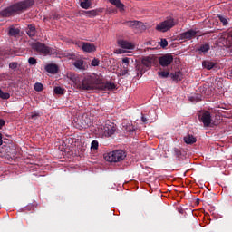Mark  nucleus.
I'll return each instance as SVG.
<instances>
[{
	"mask_svg": "<svg viewBox=\"0 0 232 232\" xmlns=\"http://www.w3.org/2000/svg\"><path fill=\"white\" fill-rule=\"evenodd\" d=\"M80 90H115V83L102 82V76L99 74H91L86 76L82 82L78 83Z\"/></svg>",
	"mask_w": 232,
	"mask_h": 232,
	"instance_id": "1",
	"label": "nucleus"
},
{
	"mask_svg": "<svg viewBox=\"0 0 232 232\" xmlns=\"http://www.w3.org/2000/svg\"><path fill=\"white\" fill-rule=\"evenodd\" d=\"M101 61L97 58H94L92 63H91V66H99Z\"/></svg>",
	"mask_w": 232,
	"mask_h": 232,
	"instance_id": "36",
	"label": "nucleus"
},
{
	"mask_svg": "<svg viewBox=\"0 0 232 232\" xmlns=\"http://www.w3.org/2000/svg\"><path fill=\"white\" fill-rule=\"evenodd\" d=\"M45 70L48 72V73L55 75V73L59 72V66H57V64L51 63L45 66Z\"/></svg>",
	"mask_w": 232,
	"mask_h": 232,
	"instance_id": "13",
	"label": "nucleus"
},
{
	"mask_svg": "<svg viewBox=\"0 0 232 232\" xmlns=\"http://www.w3.org/2000/svg\"><path fill=\"white\" fill-rule=\"evenodd\" d=\"M109 3L114 5L119 10H124V4H122L121 0H109Z\"/></svg>",
	"mask_w": 232,
	"mask_h": 232,
	"instance_id": "20",
	"label": "nucleus"
},
{
	"mask_svg": "<svg viewBox=\"0 0 232 232\" xmlns=\"http://www.w3.org/2000/svg\"><path fill=\"white\" fill-rule=\"evenodd\" d=\"M210 46H209V44H201L199 46V48H198V52H201L202 53H206L208 52H209L210 50Z\"/></svg>",
	"mask_w": 232,
	"mask_h": 232,
	"instance_id": "22",
	"label": "nucleus"
},
{
	"mask_svg": "<svg viewBox=\"0 0 232 232\" xmlns=\"http://www.w3.org/2000/svg\"><path fill=\"white\" fill-rule=\"evenodd\" d=\"M80 5L82 8L88 10V8H90V6H92V3L90 1H83V2H81Z\"/></svg>",
	"mask_w": 232,
	"mask_h": 232,
	"instance_id": "28",
	"label": "nucleus"
},
{
	"mask_svg": "<svg viewBox=\"0 0 232 232\" xmlns=\"http://www.w3.org/2000/svg\"><path fill=\"white\" fill-rule=\"evenodd\" d=\"M73 66L78 70H86V66H84V60L78 59L72 63Z\"/></svg>",
	"mask_w": 232,
	"mask_h": 232,
	"instance_id": "17",
	"label": "nucleus"
},
{
	"mask_svg": "<svg viewBox=\"0 0 232 232\" xmlns=\"http://www.w3.org/2000/svg\"><path fill=\"white\" fill-rule=\"evenodd\" d=\"M175 24H177L175 20L173 18H169V19L160 23L156 26V30H158V32H168V30H171V28H173V26H175Z\"/></svg>",
	"mask_w": 232,
	"mask_h": 232,
	"instance_id": "6",
	"label": "nucleus"
},
{
	"mask_svg": "<svg viewBox=\"0 0 232 232\" xmlns=\"http://www.w3.org/2000/svg\"><path fill=\"white\" fill-rule=\"evenodd\" d=\"M0 146H3V134L0 132Z\"/></svg>",
	"mask_w": 232,
	"mask_h": 232,
	"instance_id": "45",
	"label": "nucleus"
},
{
	"mask_svg": "<svg viewBox=\"0 0 232 232\" xmlns=\"http://www.w3.org/2000/svg\"><path fill=\"white\" fill-rule=\"evenodd\" d=\"M198 120H199L200 122H203V126L205 128L211 127V124L213 122V120L211 119V112H209L208 111H202L198 115Z\"/></svg>",
	"mask_w": 232,
	"mask_h": 232,
	"instance_id": "7",
	"label": "nucleus"
},
{
	"mask_svg": "<svg viewBox=\"0 0 232 232\" xmlns=\"http://www.w3.org/2000/svg\"><path fill=\"white\" fill-rule=\"evenodd\" d=\"M83 1H90V0H83Z\"/></svg>",
	"mask_w": 232,
	"mask_h": 232,
	"instance_id": "47",
	"label": "nucleus"
},
{
	"mask_svg": "<svg viewBox=\"0 0 232 232\" xmlns=\"http://www.w3.org/2000/svg\"><path fill=\"white\" fill-rule=\"evenodd\" d=\"M17 62H12L9 63V68H11V70H15V68H17Z\"/></svg>",
	"mask_w": 232,
	"mask_h": 232,
	"instance_id": "40",
	"label": "nucleus"
},
{
	"mask_svg": "<svg viewBox=\"0 0 232 232\" xmlns=\"http://www.w3.org/2000/svg\"><path fill=\"white\" fill-rule=\"evenodd\" d=\"M118 44H119V46H121V48H123L125 50H134L135 49V45H133V44H131L126 40H119Z\"/></svg>",
	"mask_w": 232,
	"mask_h": 232,
	"instance_id": "11",
	"label": "nucleus"
},
{
	"mask_svg": "<svg viewBox=\"0 0 232 232\" xmlns=\"http://www.w3.org/2000/svg\"><path fill=\"white\" fill-rule=\"evenodd\" d=\"M19 34H21V30L19 28H15L14 26L9 27L8 35H10V37H18Z\"/></svg>",
	"mask_w": 232,
	"mask_h": 232,
	"instance_id": "16",
	"label": "nucleus"
},
{
	"mask_svg": "<svg viewBox=\"0 0 232 232\" xmlns=\"http://www.w3.org/2000/svg\"><path fill=\"white\" fill-rule=\"evenodd\" d=\"M30 46L34 52H37V53L42 55H48L50 53V47L41 42H33L30 44Z\"/></svg>",
	"mask_w": 232,
	"mask_h": 232,
	"instance_id": "5",
	"label": "nucleus"
},
{
	"mask_svg": "<svg viewBox=\"0 0 232 232\" xmlns=\"http://www.w3.org/2000/svg\"><path fill=\"white\" fill-rule=\"evenodd\" d=\"M128 72H129L128 67L123 66V69L120 71V75H122V76L128 75Z\"/></svg>",
	"mask_w": 232,
	"mask_h": 232,
	"instance_id": "35",
	"label": "nucleus"
},
{
	"mask_svg": "<svg viewBox=\"0 0 232 232\" xmlns=\"http://www.w3.org/2000/svg\"><path fill=\"white\" fill-rule=\"evenodd\" d=\"M99 137H111L117 131V125L115 123L107 121L105 125H101L96 130Z\"/></svg>",
	"mask_w": 232,
	"mask_h": 232,
	"instance_id": "3",
	"label": "nucleus"
},
{
	"mask_svg": "<svg viewBox=\"0 0 232 232\" xmlns=\"http://www.w3.org/2000/svg\"><path fill=\"white\" fill-rule=\"evenodd\" d=\"M84 43L85 42H76L75 44H76V46H78V48H82V50L83 46H84Z\"/></svg>",
	"mask_w": 232,
	"mask_h": 232,
	"instance_id": "41",
	"label": "nucleus"
},
{
	"mask_svg": "<svg viewBox=\"0 0 232 232\" xmlns=\"http://www.w3.org/2000/svg\"><path fill=\"white\" fill-rule=\"evenodd\" d=\"M160 66H163V68H166V66H169L171 63H173V55L167 53L163 56L160 57L159 59Z\"/></svg>",
	"mask_w": 232,
	"mask_h": 232,
	"instance_id": "8",
	"label": "nucleus"
},
{
	"mask_svg": "<svg viewBox=\"0 0 232 232\" xmlns=\"http://www.w3.org/2000/svg\"><path fill=\"white\" fill-rule=\"evenodd\" d=\"M87 14H89V17H96L97 16V11H95V10L87 11Z\"/></svg>",
	"mask_w": 232,
	"mask_h": 232,
	"instance_id": "37",
	"label": "nucleus"
},
{
	"mask_svg": "<svg viewBox=\"0 0 232 232\" xmlns=\"http://www.w3.org/2000/svg\"><path fill=\"white\" fill-rule=\"evenodd\" d=\"M189 101L191 102H198L202 101V95L201 94H194L189 97Z\"/></svg>",
	"mask_w": 232,
	"mask_h": 232,
	"instance_id": "25",
	"label": "nucleus"
},
{
	"mask_svg": "<svg viewBox=\"0 0 232 232\" xmlns=\"http://www.w3.org/2000/svg\"><path fill=\"white\" fill-rule=\"evenodd\" d=\"M127 26L130 28H140V30H146V25L140 21H128L126 22Z\"/></svg>",
	"mask_w": 232,
	"mask_h": 232,
	"instance_id": "10",
	"label": "nucleus"
},
{
	"mask_svg": "<svg viewBox=\"0 0 232 232\" xmlns=\"http://www.w3.org/2000/svg\"><path fill=\"white\" fill-rule=\"evenodd\" d=\"M148 69L142 63H138L136 65L137 77H142Z\"/></svg>",
	"mask_w": 232,
	"mask_h": 232,
	"instance_id": "15",
	"label": "nucleus"
},
{
	"mask_svg": "<svg viewBox=\"0 0 232 232\" xmlns=\"http://www.w3.org/2000/svg\"><path fill=\"white\" fill-rule=\"evenodd\" d=\"M141 121L142 122H148V119L144 115L141 116Z\"/></svg>",
	"mask_w": 232,
	"mask_h": 232,
	"instance_id": "44",
	"label": "nucleus"
},
{
	"mask_svg": "<svg viewBox=\"0 0 232 232\" xmlns=\"http://www.w3.org/2000/svg\"><path fill=\"white\" fill-rule=\"evenodd\" d=\"M54 93H56V95H63L64 94V89H63L62 87H55L54 88Z\"/></svg>",
	"mask_w": 232,
	"mask_h": 232,
	"instance_id": "32",
	"label": "nucleus"
},
{
	"mask_svg": "<svg viewBox=\"0 0 232 232\" xmlns=\"http://www.w3.org/2000/svg\"><path fill=\"white\" fill-rule=\"evenodd\" d=\"M159 77H161V79H168L169 77V72L168 71H162L158 72Z\"/></svg>",
	"mask_w": 232,
	"mask_h": 232,
	"instance_id": "27",
	"label": "nucleus"
},
{
	"mask_svg": "<svg viewBox=\"0 0 232 232\" xmlns=\"http://www.w3.org/2000/svg\"><path fill=\"white\" fill-rule=\"evenodd\" d=\"M173 81H182L184 79V75L181 72H176L174 74H172Z\"/></svg>",
	"mask_w": 232,
	"mask_h": 232,
	"instance_id": "24",
	"label": "nucleus"
},
{
	"mask_svg": "<svg viewBox=\"0 0 232 232\" xmlns=\"http://www.w3.org/2000/svg\"><path fill=\"white\" fill-rule=\"evenodd\" d=\"M34 89L35 90V92H43V90H44V86L42 83H35Z\"/></svg>",
	"mask_w": 232,
	"mask_h": 232,
	"instance_id": "30",
	"label": "nucleus"
},
{
	"mask_svg": "<svg viewBox=\"0 0 232 232\" xmlns=\"http://www.w3.org/2000/svg\"><path fill=\"white\" fill-rule=\"evenodd\" d=\"M218 19L220 21V23H222L223 26H227V18H226L224 15H219Z\"/></svg>",
	"mask_w": 232,
	"mask_h": 232,
	"instance_id": "31",
	"label": "nucleus"
},
{
	"mask_svg": "<svg viewBox=\"0 0 232 232\" xmlns=\"http://www.w3.org/2000/svg\"><path fill=\"white\" fill-rule=\"evenodd\" d=\"M160 44L161 48H166V46H168V40L161 39Z\"/></svg>",
	"mask_w": 232,
	"mask_h": 232,
	"instance_id": "39",
	"label": "nucleus"
},
{
	"mask_svg": "<svg viewBox=\"0 0 232 232\" xmlns=\"http://www.w3.org/2000/svg\"><path fill=\"white\" fill-rule=\"evenodd\" d=\"M25 32L29 37H35L37 34V29L35 28L34 24H29L25 28Z\"/></svg>",
	"mask_w": 232,
	"mask_h": 232,
	"instance_id": "12",
	"label": "nucleus"
},
{
	"mask_svg": "<svg viewBox=\"0 0 232 232\" xmlns=\"http://www.w3.org/2000/svg\"><path fill=\"white\" fill-rule=\"evenodd\" d=\"M5 124H6V121H5L3 119H0V130L3 128V126H5Z\"/></svg>",
	"mask_w": 232,
	"mask_h": 232,
	"instance_id": "43",
	"label": "nucleus"
},
{
	"mask_svg": "<svg viewBox=\"0 0 232 232\" xmlns=\"http://www.w3.org/2000/svg\"><path fill=\"white\" fill-rule=\"evenodd\" d=\"M202 66H203V68H206L207 70H213V68H215V63L209 62V61H203Z\"/></svg>",
	"mask_w": 232,
	"mask_h": 232,
	"instance_id": "21",
	"label": "nucleus"
},
{
	"mask_svg": "<svg viewBox=\"0 0 232 232\" xmlns=\"http://www.w3.org/2000/svg\"><path fill=\"white\" fill-rule=\"evenodd\" d=\"M34 5H35V1L34 0H23L2 10L0 15L2 17H12V15H15V14L26 12V10L32 8Z\"/></svg>",
	"mask_w": 232,
	"mask_h": 232,
	"instance_id": "2",
	"label": "nucleus"
},
{
	"mask_svg": "<svg viewBox=\"0 0 232 232\" xmlns=\"http://www.w3.org/2000/svg\"><path fill=\"white\" fill-rule=\"evenodd\" d=\"M92 150H99V141L93 140L91 143Z\"/></svg>",
	"mask_w": 232,
	"mask_h": 232,
	"instance_id": "34",
	"label": "nucleus"
},
{
	"mask_svg": "<svg viewBox=\"0 0 232 232\" xmlns=\"http://www.w3.org/2000/svg\"><path fill=\"white\" fill-rule=\"evenodd\" d=\"M197 34H198V32H197L193 29H190L187 32L182 33L180 34V39L182 41H184V40L189 41V40L193 39V37H197Z\"/></svg>",
	"mask_w": 232,
	"mask_h": 232,
	"instance_id": "9",
	"label": "nucleus"
},
{
	"mask_svg": "<svg viewBox=\"0 0 232 232\" xmlns=\"http://www.w3.org/2000/svg\"><path fill=\"white\" fill-rule=\"evenodd\" d=\"M36 117H39V112H33L31 114V119H35Z\"/></svg>",
	"mask_w": 232,
	"mask_h": 232,
	"instance_id": "42",
	"label": "nucleus"
},
{
	"mask_svg": "<svg viewBox=\"0 0 232 232\" xmlns=\"http://www.w3.org/2000/svg\"><path fill=\"white\" fill-rule=\"evenodd\" d=\"M82 50L87 53H92V52H95L97 48L95 47V44L85 42Z\"/></svg>",
	"mask_w": 232,
	"mask_h": 232,
	"instance_id": "14",
	"label": "nucleus"
},
{
	"mask_svg": "<svg viewBox=\"0 0 232 232\" xmlns=\"http://www.w3.org/2000/svg\"><path fill=\"white\" fill-rule=\"evenodd\" d=\"M183 140L186 144H195V142H197V138L188 134L183 138Z\"/></svg>",
	"mask_w": 232,
	"mask_h": 232,
	"instance_id": "19",
	"label": "nucleus"
},
{
	"mask_svg": "<svg viewBox=\"0 0 232 232\" xmlns=\"http://www.w3.org/2000/svg\"><path fill=\"white\" fill-rule=\"evenodd\" d=\"M28 63L31 66H35V64H37V59H35L34 57H30L28 59Z\"/></svg>",
	"mask_w": 232,
	"mask_h": 232,
	"instance_id": "33",
	"label": "nucleus"
},
{
	"mask_svg": "<svg viewBox=\"0 0 232 232\" xmlns=\"http://www.w3.org/2000/svg\"><path fill=\"white\" fill-rule=\"evenodd\" d=\"M122 124L125 130L129 132L135 131V126H133V124L131 123H122Z\"/></svg>",
	"mask_w": 232,
	"mask_h": 232,
	"instance_id": "26",
	"label": "nucleus"
},
{
	"mask_svg": "<svg viewBox=\"0 0 232 232\" xmlns=\"http://www.w3.org/2000/svg\"><path fill=\"white\" fill-rule=\"evenodd\" d=\"M107 162H121L126 159V152L122 150H116L114 151L109 152L104 156Z\"/></svg>",
	"mask_w": 232,
	"mask_h": 232,
	"instance_id": "4",
	"label": "nucleus"
},
{
	"mask_svg": "<svg viewBox=\"0 0 232 232\" xmlns=\"http://www.w3.org/2000/svg\"><path fill=\"white\" fill-rule=\"evenodd\" d=\"M153 63V59L151 57H144L141 60V64L145 67L150 69L151 67V64Z\"/></svg>",
	"mask_w": 232,
	"mask_h": 232,
	"instance_id": "18",
	"label": "nucleus"
},
{
	"mask_svg": "<svg viewBox=\"0 0 232 232\" xmlns=\"http://www.w3.org/2000/svg\"><path fill=\"white\" fill-rule=\"evenodd\" d=\"M174 151H175L176 155H178V157H179V155H180V150H179V149H175Z\"/></svg>",
	"mask_w": 232,
	"mask_h": 232,
	"instance_id": "46",
	"label": "nucleus"
},
{
	"mask_svg": "<svg viewBox=\"0 0 232 232\" xmlns=\"http://www.w3.org/2000/svg\"><path fill=\"white\" fill-rule=\"evenodd\" d=\"M88 126H92V121L88 119V117L82 118V128H87Z\"/></svg>",
	"mask_w": 232,
	"mask_h": 232,
	"instance_id": "23",
	"label": "nucleus"
},
{
	"mask_svg": "<svg viewBox=\"0 0 232 232\" xmlns=\"http://www.w3.org/2000/svg\"><path fill=\"white\" fill-rule=\"evenodd\" d=\"M122 64H125V68H128V66H130V58L128 57L123 58Z\"/></svg>",
	"mask_w": 232,
	"mask_h": 232,
	"instance_id": "38",
	"label": "nucleus"
},
{
	"mask_svg": "<svg viewBox=\"0 0 232 232\" xmlns=\"http://www.w3.org/2000/svg\"><path fill=\"white\" fill-rule=\"evenodd\" d=\"M0 99L3 100H8L10 99V93L3 92V90L0 89Z\"/></svg>",
	"mask_w": 232,
	"mask_h": 232,
	"instance_id": "29",
	"label": "nucleus"
}]
</instances>
